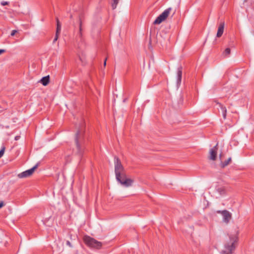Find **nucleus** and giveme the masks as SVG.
I'll return each mask as SVG.
<instances>
[{"label": "nucleus", "mask_w": 254, "mask_h": 254, "mask_svg": "<svg viewBox=\"0 0 254 254\" xmlns=\"http://www.w3.org/2000/svg\"><path fill=\"white\" fill-rule=\"evenodd\" d=\"M114 164L116 179L118 182L126 188L131 186L133 180L127 177L125 169L121 160L117 156L114 157Z\"/></svg>", "instance_id": "1"}, {"label": "nucleus", "mask_w": 254, "mask_h": 254, "mask_svg": "<svg viewBox=\"0 0 254 254\" xmlns=\"http://www.w3.org/2000/svg\"><path fill=\"white\" fill-rule=\"evenodd\" d=\"M77 131L75 133V141L77 153L79 155H82L84 151V124L81 122L78 126H76Z\"/></svg>", "instance_id": "2"}, {"label": "nucleus", "mask_w": 254, "mask_h": 254, "mask_svg": "<svg viewBox=\"0 0 254 254\" xmlns=\"http://www.w3.org/2000/svg\"><path fill=\"white\" fill-rule=\"evenodd\" d=\"M238 240L237 234L229 236V242L225 244V249L222 251V254H232L235 249V243Z\"/></svg>", "instance_id": "3"}, {"label": "nucleus", "mask_w": 254, "mask_h": 254, "mask_svg": "<svg viewBox=\"0 0 254 254\" xmlns=\"http://www.w3.org/2000/svg\"><path fill=\"white\" fill-rule=\"evenodd\" d=\"M83 241L88 246L93 248L100 249L102 246L101 242L88 236L83 237Z\"/></svg>", "instance_id": "4"}, {"label": "nucleus", "mask_w": 254, "mask_h": 254, "mask_svg": "<svg viewBox=\"0 0 254 254\" xmlns=\"http://www.w3.org/2000/svg\"><path fill=\"white\" fill-rule=\"evenodd\" d=\"M171 11V7H169L165 9L160 15H159L157 17V18L154 21L153 23L154 24H160L161 22H162L163 21L166 19V18L168 17Z\"/></svg>", "instance_id": "5"}, {"label": "nucleus", "mask_w": 254, "mask_h": 254, "mask_svg": "<svg viewBox=\"0 0 254 254\" xmlns=\"http://www.w3.org/2000/svg\"><path fill=\"white\" fill-rule=\"evenodd\" d=\"M38 166V164H37L32 168L19 174L18 175V177L19 178H25L31 176L35 170L37 168Z\"/></svg>", "instance_id": "6"}, {"label": "nucleus", "mask_w": 254, "mask_h": 254, "mask_svg": "<svg viewBox=\"0 0 254 254\" xmlns=\"http://www.w3.org/2000/svg\"><path fill=\"white\" fill-rule=\"evenodd\" d=\"M217 213H220L222 215L223 217V221L226 224H228L232 217L231 214L227 210H218L217 211Z\"/></svg>", "instance_id": "7"}, {"label": "nucleus", "mask_w": 254, "mask_h": 254, "mask_svg": "<svg viewBox=\"0 0 254 254\" xmlns=\"http://www.w3.org/2000/svg\"><path fill=\"white\" fill-rule=\"evenodd\" d=\"M218 143L211 148L209 151V158L212 160H215L216 159L217 153L218 150Z\"/></svg>", "instance_id": "8"}, {"label": "nucleus", "mask_w": 254, "mask_h": 254, "mask_svg": "<svg viewBox=\"0 0 254 254\" xmlns=\"http://www.w3.org/2000/svg\"><path fill=\"white\" fill-rule=\"evenodd\" d=\"M217 105L218 106V109H219L221 110V113L223 115V117L224 119L226 118V114H227V110L225 106H224L222 104L220 103L217 102Z\"/></svg>", "instance_id": "9"}, {"label": "nucleus", "mask_w": 254, "mask_h": 254, "mask_svg": "<svg viewBox=\"0 0 254 254\" xmlns=\"http://www.w3.org/2000/svg\"><path fill=\"white\" fill-rule=\"evenodd\" d=\"M182 67L180 66L178 68L177 70V83L178 85L180 84L182 80Z\"/></svg>", "instance_id": "10"}, {"label": "nucleus", "mask_w": 254, "mask_h": 254, "mask_svg": "<svg viewBox=\"0 0 254 254\" xmlns=\"http://www.w3.org/2000/svg\"><path fill=\"white\" fill-rule=\"evenodd\" d=\"M224 28V23H221L219 26L218 31L217 33V37H220L223 33Z\"/></svg>", "instance_id": "11"}, {"label": "nucleus", "mask_w": 254, "mask_h": 254, "mask_svg": "<svg viewBox=\"0 0 254 254\" xmlns=\"http://www.w3.org/2000/svg\"><path fill=\"white\" fill-rule=\"evenodd\" d=\"M50 82L49 75L43 77L41 79V82L44 86H46Z\"/></svg>", "instance_id": "12"}, {"label": "nucleus", "mask_w": 254, "mask_h": 254, "mask_svg": "<svg viewBox=\"0 0 254 254\" xmlns=\"http://www.w3.org/2000/svg\"><path fill=\"white\" fill-rule=\"evenodd\" d=\"M82 18H83V16L81 14H80V15H79V19H78V22H79V35L81 36L82 33H81V32H82Z\"/></svg>", "instance_id": "13"}, {"label": "nucleus", "mask_w": 254, "mask_h": 254, "mask_svg": "<svg viewBox=\"0 0 254 254\" xmlns=\"http://www.w3.org/2000/svg\"><path fill=\"white\" fill-rule=\"evenodd\" d=\"M56 21H57L56 33H57V34H60L61 32V25L60 21L58 18H56Z\"/></svg>", "instance_id": "14"}, {"label": "nucleus", "mask_w": 254, "mask_h": 254, "mask_svg": "<svg viewBox=\"0 0 254 254\" xmlns=\"http://www.w3.org/2000/svg\"><path fill=\"white\" fill-rule=\"evenodd\" d=\"M231 161V158L229 157L227 160L225 161L224 162L221 163V166L222 168H224L227 165L229 164V163Z\"/></svg>", "instance_id": "15"}, {"label": "nucleus", "mask_w": 254, "mask_h": 254, "mask_svg": "<svg viewBox=\"0 0 254 254\" xmlns=\"http://www.w3.org/2000/svg\"><path fill=\"white\" fill-rule=\"evenodd\" d=\"M217 191L219 193L220 195H223L225 193V189L223 187H218L217 189Z\"/></svg>", "instance_id": "16"}, {"label": "nucleus", "mask_w": 254, "mask_h": 254, "mask_svg": "<svg viewBox=\"0 0 254 254\" xmlns=\"http://www.w3.org/2000/svg\"><path fill=\"white\" fill-rule=\"evenodd\" d=\"M119 0H112L113 2L112 3V7L113 9H115L117 7V5L119 2Z\"/></svg>", "instance_id": "17"}, {"label": "nucleus", "mask_w": 254, "mask_h": 254, "mask_svg": "<svg viewBox=\"0 0 254 254\" xmlns=\"http://www.w3.org/2000/svg\"><path fill=\"white\" fill-rule=\"evenodd\" d=\"M5 148L2 146L0 150V158L3 155Z\"/></svg>", "instance_id": "18"}, {"label": "nucleus", "mask_w": 254, "mask_h": 254, "mask_svg": "<svg viewBox=\"0 0 254 254\" xmlns=\"http://www.w3.org/2000/svg\"><path fill=\"white\" fill-rule=\"evenodd\" d=\"M230 48H227L225 49V51L224 52V54L225 55H228L230 54Z\"/></svg>", "instance_id": "19"}, {"label": "nucleus", "mask_w": 254, "mask_h": 254, "mask_svg": "<svg viewBox=\"0 0 254 254\" xmlns=\"http://www.w3.org/2000/svg\"><path fill=\"white\" fill-rule=\"evenodd\" d=\"M9 3V2L8 1H2L0 2L1 5L2 6L8 5Z\"/></svg>", "instance_id": "20"}, {"label": "nucleus", "mask_w": 254, "mask_h": 254, "mask_svg": "<svg viewBox=\"0 0 254 254\" xmlns=\"http://www.w3.org/2000/svg\"><path fill=\"white\" fill-rule=\"evenodd\" d=\"M59 34H57V33H56V35H55V38H54V39L53 40V43H54L55 42H56L58 40Z\"/></svg>", "instance_id": "21"}, {"label": "nucleus", "mask_w": 254, "mask_h": 254, "mask_svg": "<svg viewBox=\"0 0 254 254\" xmlns=\"http://www.w3.org/2000/svg\"><path fill=\"white\" fill-rule=\"evenodd\" d=\"M17 32V30H13L11 31V36H14Z\"/></svg>", "instance_id": "22"}, {"label": "nucleus", "mask_w": 254, "mask_h": 254, "mask_svg": "<svg viewBox=\"0 0 254 254\" xmlns=\"http://www.w3.org/2000/svg\"><path fill=\"white\" fill-rule=\"evenodd\" d=\"M66 244L67 246H68L69 247H72V245L70 243V242L69 241H67L66 242Z\"/></svg>", "instance_id": "23"}, {"label": "nucleus", "mask_w": 254, "mask_h": 254, "mask_svg": "<svg viewBox=\"0 0 254 254\" xmlns=\"http://www.w3.org/2000/svg\"><path fill=\"white\" fill-rule=\"evenodd\" d=\"M20 138V135H17L15 137L14 139L15 140H18L19 139V138Z\"/></svg>", "instance_id": "24"}, {"label": "nucleus", "mask_w": 254, "mask_h": 254, "mask_svg": "<svg viewBox=\"0 0 254 254\" xmlns=\"http://www.w3.org/2000/svg\"><path fill=\"white\" fill-rule=\"evenodd\" d=\"M4 205V203L3 202V201H1L0 202V208H1L2 206H3Z\"/></svg>", "instance_id": "25"}, {"label": "nucleus", "mask_w": 254, "mask_h": 254, "mask_svg": "<svg viewBox=\"0 0 254 254\" xmlns=\"http://www.w3.org/2000/svg\"><path fill=\"white\" fill-rule=\"evenodd\" d=\"M4 52H5L4 50L0 49V55L2 53H4Z\"/></svg>", "instance_id": "26"}, {"label": "nucleus", "mask_w": 254, "mask_h": 254, "mask_svg": "<svg viewBox=\"0 0 254 254\" xmlns=\"http://www.w3.org/2000/svg\"><path fill=\"white\" fill-rule=\"evenodd\" d=\"M79 59L81 61V63H83L84 62H83V59H82V58H81V57H79Z\"/></svg>", "instance_id": "27"}, {"label": "nucleus", "mask_w": 254, "mask_h": 254, "mask_svg": "<svg viewBox=\"0 0 254 254\" xmlns=\"http://www.w3.org/2000/svg\"><path fill=\"white\" fill-rule=\"evenodd\" d=\"M106 61H107V58H106V59L105 60L104 63V66H105L106 65Z\"/></svg>", "instance_id": "28"}, {"label": "nucleus", "mask_w": 254, "mask_h": 254, "mask_svg": "<svg viewBox=\"0 0 254 254\" xmlns=\"http://www.w3.org/2000/svg\"><path fill=\"white\" fill-rule=\"evenodd\" d=\"M222 156V153H220V155H219V158H220V159H221Z\"/></svg>", "instance_id": "29"}, {"label": "nucleus", "mask_w": 254, "mask_h": 254, "mask_svg": "<svg viewBox=\"0 0 254 254\" xmlns=\"http://www.w3.org/2000/svg\"><path fill=\"white\" fill-rule=\"evenodd\" d=\"M72 18H73V16H72V14H71V15H70V19H72Z\"/></svg>", "instance_id": "30"}]
</instances>
